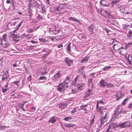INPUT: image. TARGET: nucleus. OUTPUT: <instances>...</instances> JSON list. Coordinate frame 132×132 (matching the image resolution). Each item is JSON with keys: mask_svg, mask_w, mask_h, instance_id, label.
Wrapping results in <instances>:
<instances>
[{"mask_svg": "<svg viewBox=\"0 0 132 132\" xmlns=\"http://www.w3.org/2000/svg\"><path fill=\"white\" fill-rule=\"evenodd\" d=\"M130 121H127L125 122H122L119 123L118 126L121 128H124L126 127H128L130 126Z\"/></svg>", "mask_w": 132, "mask_h": 132, "instance_id": "4", "label": "nucleus"}, {"mask_svg": "<svg viewBox=\"0 0 132 132\" xmlns=\"http://www.w3.org/2000/svg\"><path fill=\"white\" fill-rule=\"evenodd\" d=\"M2 91L3 93H5L6 91L9 89V88H4L3 87H2Z\"/></svg>", "mask_w": 132, "mask_h": 132, "instance_id": "38", "label": "nucleus"}, {"mask_svg": "<svg viewBox=\"0 0 132 132\" xmlns=\"http://www.w3.org/2000/svg\"><path fill=\"white\" fill-rule=\"evenodd\" d=\"M31 42L34 44H36V41H34L33 40H31Z\"/></svg>", "mask_w": 132, "mask_h": 132, "instance_id": "61", "label": "nucleus"}, {"mask_svg": "<svg viewBox=\"0 0 132 132\" xmlns=\"http://www.w3.org/2000/svg\"><path fill=\"white\" fill-rule=\"evenodd\" d=\"M116 100L118 101L119 100L122 96L121 92H119L116 95Z\"/></svg>", "mask_w": 132, "mask_h": 132, "instance_id": "16", "label": "nucleus"}, {"mask_svg": "<svg viewBox=\"0 0 132 132\" xmlns=\"http://www.w3.org/2000/svg\"><path fill=\"white\" fill-rule=\"evenodd\" d=\"M105 12L108 15L109 18H111L112 19L114 18V17L113 16H112L110 14L108 13V12L107 11L105 10Z\"/></svg>", "mask_w": 132, "mask_h": 132, "instance_id": "31", "label": "nucleus"}, {"mask_svg": "<svg viewBox=\"0 0 132 132\" xmlns=\"http://www.w3.org/2000/svg\"><path fill=\"white\" fill-rule=\"evenodd\" d=\"M128 108L129 109H132V104L130 103L129 104Z\"/></svg>", "mask_w": 132, "mask_h": 132, "instance_id": "53", "label": "nucleus"}, {"mask_svg": "<svg viewBox=\"0 0 132 132\" xmlns=\"http://www.w3.org/2000/svg\"><path fill=\"white\" fill-rule=\"evenodd\" d=\"M97 103L96 104V109L97 110V109H98V104H99V102H98V101H97Z\"/></svg>", "mask_w": 132, "mask_h": 132, "instance_id": "51", "label": "nucleus"}, {"mask_svg": "<svg viewBox=\"0 0 132 132\" xmlns=\"http://www.w3.org/2000/svg\"><path fill=\"white\" fill-rule=\"evenodd\" d=\"M114 112V113L113 114V116L115 118H116L119 114H121V113H125V111L123 110L121 105H120L117 106Z\"/></svg>", "mask_w": 132, "mask_h": 132, "instance_id": "1", "label": "nucleus"}, {"mask_svg": "<svg viewBox=\"0 0 132 132\" xmlns=\"http://www.w3.org/2000/svg\"><path fill=\"white\" fill-rule=\"evenodd\" d=\"M108 86L109 87H113L115 86L114 85H113V84H111L110 83H108Z\"/></svg>", "mask_w": 132, "mask_h": 132, "instance_id": "44", "label": "nucleus"}, {"mask_svg": "<svg viewBox=\"0 0 132 132\" xmlns=\"http://www.w3.org/2000/svg\"><path fill=\"white\" fill-rule=\"evenodd\" d=\"M107 118V116L106 114L105 116L103 117L101 119V124L102 125L105 121V119Z\"/></svg>", "mask_w": 132, "mask_h": 132, "instance_id": "17", "label": "nucleus"}, {"mask_svg": "<svg viewBox=\"0 0 132 132\" xmlns=\"http://www.w3.org/2000/svg\"><path fill=\"white\" fill-rule=\"evenodd\" d=\"M93 78H91L88 81V86H91V88H93V84L92 82V80Z\"/></svg>", "mask_w": 132, "mask_h": 132, "instance_id": "20", "label": "nucleus"}, {"mask_svg": "<svg viewBox=\"0 0 132 132\" xmlns=\"http://www.w3.org/2000/svg\"><path fill=\"white\" fill-rule=\"evenodd\" d=\"M89 30H91L92 32H91L89 34L91 35L93 33V29L92 28V26L91 25H90L89 27H88Z\"/></svg>", "mask_w": 132, "mask_h": 132, "instance_id": "40", "label": "nucleus"}, {"mask_svg": "<svg viewBox=\"0 0 132 132\" xmlns=\"http://www.w3.org/2000/svg\"><path fill=\"white\" fill-rule=\"evenodd\" d=\"M122 44L118 43L116 44H114L113 46L114 50L115 51L120 50V46H121Z\"/></svg>", "mask_w": 132, "mask_h": 132, "instance_id": "9", "label": "nucleus"}, {"mask_svg": "<svg viewBox=\"0 0 132 132\" xmlns=\"http://www.w3.org/2000/svg\"><path fill=\"white\" fill-rule=\"evenodd\" d=\"M24 104H20L19 105L20 107L22 109V108H23V106H24Z\"/></svg>", "mask_w": 132, "mask_h": 132, "instance_id": "55", "label": "nucleus"}, {"mask_svg": "<svg viewBox=\"0 0 132 132\" xmlns=\"http://www.w3.org/2000/svg\"><path fill=\"white\" fill-rule=\"evenodd\" d=\"M47 73V72H43L42 73L40 74V75H44Z\"/></svg>", "mask_w": 132, "mask_h": 132, "instance_id": "63", "label": "nucleus"}, {"mask_svg": "<svg viewBox=\"0 0 132 132\" xmlns=\"http://www.w3.org/2000/svg\"><path fill=\"white\" fill-rule=\"evenodd\" d=\"M50 0H46V1L47 2V3L48 4H50Z\"/></svg>", "mask_w": 132, "mask_h": 132, "instance_id": "64", "label": "nucleus"}, {"mask_svg": "<svg viewBox=\"0 0 132 132\" xmlns=\"http://www.w3.org/2000/svg\"><path fill=\"white\" fill-rule=\"evenodd\" d=\"M55 11H58V12H60L61 10L62 9V7L60 6H57L55 8Z\"/></svg>", "mask_w": 132, "mask_h": 132, "instance_id": "23", "label": "nucleus"}, {"mask_svg": "<svg viewBox=\"0 0 132 132\" xmlns=\"http://www.w3.org/2000/svg\"><path fill=\"white\" fill-rule=\"evenodd\" d=\"M61 74L60 71L58 72L55 74L52 77L53 80L55 81H57L61 77Z\"/></svg>", "mask_w": 132, "mask_h": 132, "instance_id": "5", "label": "nucleus"}, {"mask_svg": "<svg viewBox=\"0 0 132 132\" xmlns=\"http://www.w3.org/2000/svg\"><path fill=\"white\" fill-rule=\"evenodd\" d=\"M38 18H39L40 19H42L43 18L42 16L40 15H39Z\"/></svg>", "mask_w": 132, "mask_h": 132, "instance_id": "58", "label": "nucleus"}, {"mask_svg": "<svg viewBox=\"0 0 132 132\" xmlns=\"http://www.w3.org/2000/svg\"><path fill=\"white\" fill-rule=\"evenodd\" d=\"M19 34L18 35L16 34H13L12 35V36L13 38L14 39H15V38L19 37Z\"/></svg>", "mask_w": 132, "mask_h": 132, "instance_id": "27", "label": "nucleus"}, {"mask_svg": "<svg viewBox=\"0 0 132 132\" xmlns=\"http://www.w3.org/2000/svg\"><path fill=\"white\" fill-rule=\"evenodd\" d=\"M128 36L130 39H132V31L130 30L129 31Z\"/></svg>", "mask_w": 132, "mask_h": 132, "instance_id": "25", "label": "nucleus"}, {"mask_svg": "<svg viewBox=\"0 0 132 132\" xmlns=\"http://www.w3.org/2000/svg\"><path fill=\"white\" fill-rule=\"evenodd\" d=\"M107 110V108L101 106L98 109H97V111L98 112H100L101 113L103 114V112H106Z\"/></svg>", "mask_w": 132, "mask_h": 132, "instance_id": "12", "label": "nucleus"}, {"mask_svg": "<svg viewBox=\"0 0 132 132\" xmlns=\"http://www.w3.org/2000/svg\"><path fill=\"white\" fill-rule=\"evenodd\" d=\"M59 105L60 108L61 109H64L67 106V104H66L63 102L59 103Z\"/></svg>", "mask_w": 132, "mask_h": 132, "instance_id": "13", "label": "nucleus"}, {"mask_svg": "<svg viewBox=\"0 0 132 132\" xmlns=\"http://www.w3.org/2000/svg\"><path fill=\"white\" fill-rule=\"evenodd\" d=\"M41 6L42 10V13H45L46 12V9L45 7L43 5H41Z\"/></svg>", "mask_w": 132, "mask_h": 132, "instance_id": "28", "label": "nucleus"}, {"mask_svg": "<svg viewBox=\"0 0 132 132\" xmlns=\"http://www.w3.org/2000/svg\"><path fill=\"white\" fill-rule=\"evenodd\" d=\"M119 2V0H113L112 2V3L113 4H114L118 3Z\"/></svg>", "mask_w": 132, "mask_h": 132, "instance_id": "43", "label": "nucleus"}, {"mask_svg": "<svg viewBox=\"0 0 132 132\" xmlns=\"http://www.w3.org/2000/svg\"><path fill=\"white\" fill-rule=\"evenodd\" d=\"M71 78L70 77H67L65 79V80L64 81H65V82H66V81L67 80L69 81L70 80Z\"/></svg>", "mask_w": 132, "mask_h": 132, "instance_id": "45", "label": "nucleus"}, {"mask_svg": "<svg viewBox=\"0 0 132 132\" xmlns=\"http://www.w3.org/2000/svg\"><path fill=\"white\" fill-rule=\"evenodd\" d=\"M119 52V53L121 55H123L124 54V53L123 52V50H122L121 51L120 50V51Z\"/></svg>", "mask_w": 132, "mask_h": 132, "instance_id": "49", "label": "nucleus"}, {"mask_svg": "<svg viewBox=\"0 0 132 132\" xmlns=\"http://www.w3.org/2000/svg\"><path fill=\"white\" fill-rule=\"evenodd\" d=\"M36 26V25H29L27 27V30L29 32L35 31L38 28Z\"/></svg>", "mask_w": 132, "mask_h": 132, "instance_id": "6", "label": "nucleus"}, {"mask_svg": "<svg viewBox=\"0 0 132 132\" xmlns=\"http://www.w3.org/2000/svg\"><path fill=\"white\" fill-rule=\"evenodd\" d=\"M129 55L128 56V59H127V60L128 61V62H129V63L130 64H131V61H132V60L131 59H129Z\"/></svg>", "mask_w": 132, "mask_h": 132, "instance_id": "48", "label": "nucleus"}, {"mask_svg": "<svg viewBox=\"0 0 132 132\" xmlns=\"http://www.w3.org/2000/svg\"><path fill=\"white\" fill-rule=\"evenodd\" d=\"M78 78H79V76H78L76 77L74 79L73 81V83L74 84H75L76 83L77 81L78 80Z\"/></svg>", "mask_w": 132, "mask_h": 132, "instance_id": "41", "label": "nucleus"}, {"mask_svg": "<svg viewBox=\"0 0 132 132\" xmlns=\"http://www.w3.org/2000/svg\"><path fill=\"white\" fill-rule=\"evenodd\" d=\"M4 76L5 77L6 79H7L9 77V72L7 71H6L4 73Z\"/></svg>", "mask_w": 132, "mask_h": 132, "instance_id": "26", "label": "nucleus"}, {"mask_svg": "<svg viewBox=\"0 0 132 132\" xmlns=\"http://www.w3.org/2000/svg\"><path fill=\"white\" fill-rule=\"evenodd\" d=\"M85 84L83 83H81L80 84H79L78 86V88L79 90H81L83 89L84 88Z\"/></svg>", "mask_w": 132, "mask_h": 132, "instance_id": "19", "label": "nucleus"}, {"mask_svg": "<svg viewBox=\"0 0 132 132\" xmlns=\"http://www.w3.org/2000/svg\"><path fill=\"white\" fill-rule=\"evenodd\" d=\"M105 29L107 33H108L110 31V30H109L108 29L106 28H105Z\"/></svg>", "mask_w": 132, "mask_h": 132, "instance_id": "60", "label": "nucleus"}, {"mask_svg": "<svg viewBox=\"0 0 132 132\" xmlns=\"http://www.w3.org/2000/svg\"><path fill=\"white\" fill-rule=\"evenodd\" d=\"M94 122V118H93L92 119L90 122V125H92L93 124V123Z\"/></svg>", "mask_w": 132, "mask_h": 132, "instance_id": "50", "label": "nucleus"}, {"mask_svg": "<svg viewBox=\"0 0 132 132\" xmlns=\"http://www.w3.org/2000/svg\"><path fill=\"white\" fill-rule=\"evenodd\" d=\"M71 43H70L68 45V46L67 47V50L69 53H70V52L71 51Z\"/></svg>", "mask_w": 132, "mask_h": 132, "instance_id": "24", "label": "nucleus"}, {"mask_svg": "<svg viewBox=\"0 0 132 132\" xmlns=\"http://www.w3.org/2000/svg\"><path fill=\"white\" fill-rule=\"evenodd\" d=\"M47 79V78L46 77L43 76H42L40 77L39 78V80H42L43 79H44V80H46Z\"/></svg>", "mask_w": 132, "mask_h": 132, "instance_id": "42", "label": "nucleus"}, {"mask_svg": "<svg viewBox=\"0 0 132 132\" xmlns=\"http://www.w3.org/2000/svg\"><path fill=\"white\" fill-rule=\"evenodd\" d=\"M76 111V108H74L73 109V110L71 111V113L72 114L74 113Z\"/></svg>", "mask_w": 132, "mask_h": 132, "instance_id": "46", "label": "nucleus"}, {"mask_svg": "<svg viewBox=\"0 0 132 132\" xmlns=\"http://www.w3.org/2000/svg\"><path fill=\"white\" fill-rule=\"evenodd\" d=\"M0 52L2 53H3V52H4L5 51H6L4 50H3L2 48L0 49Z\"/></svg>", "mask_w": 132, "mask_h": 132, "instance_id": "54", "label": "nucleus"}, {"mask_svg": "<svg viewBox=\"0 0 132 132\" xmlns=\"http://www.w3.org/2000/svg\"><path fill=\"white\" fill-rule=\"evenodd\" d=\"M3 39L4 41L8 42L10 41V38L11 37L10 35L5 34L3 35Z\"/></svg>", "mask_w": 132, "mask_h": 132, "instance_id": "10", "label": "nucleus"}, {"mask_svg": "<svg viewBox=\"0 0 132 132\" xmlns=\"http://www.w3.org/2000/svg\"><path fill=\"white\" fill-rule=\"evenodd\" d=\"M13 67H16L17 66V65L15 63H14L13 64Z\"/></svg>", "mask_w": 132, "mask_h": 132, "instance_id": "62", "label": "nucleus"}, {"mask_svg": "<svg viewBox=\"0 0 132 132\" xmlns=\"http://www.w3.org/2000/svg\"><path fill=\"white\" fill-rule=\"evenodd\" d=\"M95 74V73H92L90 74V75L92 76L91 77V78H95V77L94 75Z\"/></svg>", "mask_w": 132, "mask_h": 132, "instance_id": "52", "label": "nucleus"}, {"mask_svg": "<svg viewBox=\"0 0 132 132\" xmlns=\"http://www.w3.org/2000/svg\"><path fill=\"white\" fill-rule=\"evenodd\" d=\"M92 89H88L87 91L86 92V94L84 96V99L85 100H87L89 98L90 96L92 94Z\"/></svg>", "mask_w": 132, "mask_h": 132, "instance_id": "7", "label": "nucleus"}, {"mask_svg": "<svg viewBox=\"0 0 132 132\" xmlns=\"http://www.w3.org/2000/svg\"><path fill=\"white\" fill-rule=\"evenodd\" d=\"M111 68L110 66H105L103 69V70L104 71H105L106 70Z\"/></svg>", "mask_w": 132, "mask_h": 132, "instance_id": "37", "label": "nucleus"}, {"mask_svg": "<svg viewBox=\"0 0 132 132\" xmlns=\"http://www.w3.org/2000/svg\"><path fill=\"white\" fill-rule=\"evenodd\" d=\"M2 40L0 39V44L3 47H7L10 45V44L8 43L7 42L4 41L3 43H2Z\"/></svg>", "mask_w": 132, "mask_h": 132, "instance_id": "8", "label": "nucleus"}, {"mask_svg": "<svg viewBox=\"0 0 132 132\" xmlns=\"http://www.w3.org/2000/svg\"><path fill=\"white\" fill-rule=\"evenodd\" d=\"M68 84L67 82L65 81L59 83L57 86V90L60 92L64 91L68 87Z\"/></svg>", "mask_w": 132, "mask_h": 132, "instance_id": "2", "label": "nucleus"}, {"mask_svg": "<svg viewBox=\"0 0 132 132\" xmlns=\"http://www.w3.org/2000/svg\"><path fill=\"white\" fill-rule=\"evenodd\" d=\"M21 25H17L16 27H14V28L15 29L13 31L14 32H15V31L18 30Z\"/></svg>", "mask_w": 132, "mask_h": 132, "instance_id": "39", "label": "nucleus"}, {"mask_svg": "<svg viewBox=\"0 0 132 132\" xmlns=\"http://www.w3.org/2000/svg\"><path fill=\"white\" fill-rule=\"evenodd\" d=\"M56 121V119L55 118V117L54 116L50 118L48 121V123H54Z\"/></svg>", "mask_w": 132, "mask_h": 132, "instance_id": "15", "label": "nucleus"}, {"mask_svg": "<svg viewBox=\"0 0 132 132\" xmlns=\"http://www.w3.org/2000/svg\"><path fill=\"white\" fill-rule=\"evenodd\" d=\"M26 36V35L25 33L23 34L22 35H21L19 33V37L20 38H24Z\"/></svg>", "mask_w": 132, "mask_h": 132, "instance_id": "33", "label": "nucleus"}, {"mask_svg": "<svg viewBox=\"0 0 132 132\" xmlns=\"http://www.w3.org/2000/svg\"><path fill=\"white\" fill-rule=\"evenodd\" d=\"M37 4V2L36 1H33V2L31 3H29V5H30V4H32V5L35 6Z\"/></svg>", "mask_w": 132, "mask_h": 132, "instance_id": "30", "label": "nucleus"}, {"mask_svg": "<svg viewBox=\"0 0 132 132\" xmlns=\"http://www.w3.org/2000/svg\"><path fill=\"white\" fill-rule=\"evenodd\" d=\"M117 127L116 123H113L109 126L107 129L106 132H112L114 128Z\"/></svg>", "mask_w": 132, "mask_h": 132, "instance_id": "3", "label": "nucleus"}, {"mask_svg": "<svg viewBox=\"0 0 132 132\" xmlns=\"http://www.w3.org/2000/svg\"><path fill=\"white\" fill-rule=\"evenodd\" d=\"M65 61L68 65L70 66L71 65L73 61L72 60H70L68 59V58L66 59Z\"/></svg>", "mask_w": 132, "mask_h": 132, "instance_id": "18", "label": "nucleus"}, {"mask_svg": "<svg viewBox=\"0 0 132 132\" xmlns=\"http://www.w3.org/2000/svg\"><path fill=\"white\" fill-rule=\"evenodd\" d=\"M75 125L72 124L71 123H69L68 124H65L64 125V126L65 127L70 128L75 126Z\"/></svg>", "mask_w": 132, "mask_h": 132, "instance_id": "21", "label": "nucleus"}, {"mask_svg": "<svg viewBox=\"0 0 132 132\" xmlns=\"http://www.w3.org/2000/svg\"><path fill=\"white\" fill-rule=\"evenodd\" d=\"M89 58V56H86L85 57L82 59L80 62L81 63H85L87 62L88 61V59Z\"/></svg>", "mask_w": 132, "mask_h": 132, "instance_id": "14", "label": "nucleus"}, {"mask_svg": "<svg viewBox=\"0 0 132 132\" xmlns=\"http://www.w3.org/2000/svg\"><path fill=\"white\" fill-rule=\"evenodd\" d=\"M81 38L84 39H85L86 38V36H85L82 35L81 37Z\"/></svg>", "mask_w": 132, "mask_h": 132, "instance_id": "59", "label": "nucleus"}, {"mask_svg": "<svg viewBox=\"0 0 132 132\" xmlns=\"http://www.w3.org/2000/svg\"><path fill=\"white\" fill-rule=\"evenodd\" d=\"M9 84V83L8 82H7L6 84L4 86V87L5 88H8V85Z\"/></svg>", "mask_w": 132, "mask_h": 132, "instance_id": "47", "label": "nucleus"}, {"mask_svg": "<svg viewBox=\"0 0 132 132\" xmlns=\"http://www.w3.org/2000/svg\"><path fill=\"white\" fill-rule=\"evenodd\" d=\"M63 47V45L62 44H61L58 46L57 47L58 48H60L62 47Z\"/></svg>", "mask_w": 132, "mask_h": 132, "instance_id": "56", "label": "nucleus"}, {"mask_svg": "<svg viewBox=\"0 0 132 132\" xmlns=\"http://www.w3.org/2000/svg\"><path fill=\"white\" fill-rule=\"evenodd\" d=\"M72 118L71 117H68L64 118L63 119L65 121H68L69 120L72 119Z\"/></svg>", "mask_w": 132, "mask_h": 132, "instance_id": "32", "label": "nucleus"}, {"mask_svg": "<svg viewBox=\"0 0 132 132\" xmlns=\"http://www.w3.org/2000/svg\"><path fill=\"white\" fill-rule=\"evenodd\" d=\"M39 39L40 41L44 42H46L48 41V40H46L45 39H44L43 38H39Z\"/></svg>", "mask_w": 132, "mask_h": 132, "instance_id": "35", "label": "nucleus"}, {"mask_svg": "<svg viewBox=\"0 0 132 132\" xmlns=\"http://www.w3.org/2000/svg\"><path fill=\"white\" fill-rule=\"evenodd\" d=\"M100 86L103 87H105V85L104 81L103 79H101L100 82Z\"/></svg>", "mask_w": 132, "mask_h": 132, "instance_id": "22", "label": "nucleus"}, {"mask_svg": "<svg viewBox=\"0 0 132 132\" xmlns=\"http://www.w3.org/2000/svg\"><path fill=\"white\" fill-rule=\"evenodd\" d=\"M53 28L54 29V31L56 33H59L61 30L60 27H59L58 25H53Z\"/></svg>", "mask_w": 132, "mask_h": 132, "instance_id": "11", "label": "nucleus"}, {"mask_svg": "<svg viewBox=\"0 0 132 132\" xmlns=\"http://www.w3.org/2000/svg\"><path fill=\"white\" fill-rule=\"evenodd\" d=\"M19 82V81H14L13 82V83L15 84L16 85H18V83Z\"/></svg>", "mask_w": 132, "mask_h": 132, "instance_id": "57", "label": "nucleus"}, {"mask_svg": "<svg viewBox=\"0 0 132 132\" xmlns=\"http://www.w3.org/2000/svg\"><path fill=\"white\" fill-rule=\"evenodd\" d=\"M128 100V98H125L122 102V105H125L126 104V101Z\"/></svg>", "mask_w": 132, "mask_h": 132, "instance_id": "34", "label": "nucleus"}, {"mask_svg": "<svg viewBox=\"0 0 132 132\" xmlns=\"http://www.w3.org/2000/svg\"><path fill=\"white\" fill-rule=\"evenodd\" d=\"M69 20H71V21H76V22H79L78 21V20H77L76 18H73L72 17H70L69 18Z\"/></svg>", "mask_w": 132, "mask_h": 132, "instance_id": "29", "label": "nucleus"}, {"mask_svg": "<svg viewBox=\"0 0 132 132\" xmlns=\"http://www.w3.org/2000/svg\"><path fill=\"white\" fill-rule=\"evenodd\" d=\"M78 90L77 89L74 88L72 89V92L73 94H75L77 92Z\"/></svg>", "mask_w": 132, "mask_h": 132, "instance_id": "36", "label": "nucleus"}]
</instances>
